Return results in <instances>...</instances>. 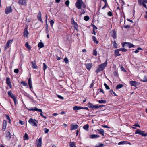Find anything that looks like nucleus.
Here are the masks:
<instances>
[{
	"instance_id": "nucleus-45",
	"label": "nucleus",
	"mask_w": 147,
	"mask_h": 147,
	"mask_svg": "<svg viewBox=\"0 0 147 147\" xmlns=\"http://www.w3.org/2000/svg\"><path fill=\"white\" fill-rule=\"evenodd\" d=\"M50 24L51 26L52 27L53 24H54V22L53 20H51L49 21Z\"/></svg>"
},
{
	"instance_id": "nucleus-56",
	"label": "nucleus",
	"mask_w": 147,
	"mask_h": 147,
	"mask_svg": "<svg viewBox=\"0 0 147 147\" xmlns=\"http://www.w3.org/2000/svg\"><path fill=\"white\" fill-rule=\"evenodd\" d=\"M127 42H125L122 43V47H124L125 46H127Z\"/></svg>"
},
{
	"instance_id": "nucleus-28",
	"label": "nucleus",
	"mask_w": 147,
	"mask_h": 147,
	"mask_svg": "<svg viewBox=\"0 0 147 147\" xmlns=\"http://www.w3.org/2000/svg\"><path fill=\"white\" fill-rule=\"evenodd\" d=\"M38 47L40 48H42L44 47V45L42 42H40L38 44Z\"/></svg>"
},
{
	"instance_id": "nucleus-51",
	"label": "nucleus",
	"mask_w": 147,
	"mask_h": 147,
	"mask_svg": "<svg viewBox=\"0 0 147 147\" xmlns=\"http://www.w3.org/2000/svg\"><path fill=\"white\" fill-rule=\"evenodd\" d=\"M64 60L66 63H69V61L67 58L66 57L64 59Z\"/></svg>"
},
{
	"instance_id": "nucleus-20",
	"label": "nucleus",
	"mask_w": 147,
	"mask_h": 147,
	"mask_svg": "<svg viewBox=\"0 0 147 147\" xmlns=\"http://www.w3.org/2000/svg\"><path fill=\"white\" fill-rule=\"evenodd\" d=\"M26 0H20L19 3L22 5H26Z\"/></svg>"
},
{
	"instance_id": "nucleus-16",
	"label": "nucleus",
	"mask_w": 147,
	"mask_h": 147,
	"mask_svg": "<svg viewBox=\"0 0 147 147\" xmlns=\"http://www.w3.org/2000/svg\"><path fill=\"white\" fill-rule=\"evenodd\" d=\"M38 19L42 23H43V22L42 19L41 18V13L40 11H39L38 16H37Z\"/></svg>"
},
{
	"instance_id": "nucleus-52",
	"label": "nucleus",
	"mask_w": 147,
	"mask_h": 147,
	"mask_svg": "<svg viewBox=\"0 0 147 147\" xmlns=\"http://www.w3.org/2000/svg\"><path fill=\"white\" fill-rule=\"evenodd\" d=\"M43 70L45 71L47 69V66L45 64V63H43Z\"/></svg>"
},
{
	"instance_id": "nucleus-39",
	"label": "nucleus",
	"mask_w": 147,
	"mask_h": 147,
	"mask_svg": "<svg viewBox=\"0 0 147 147\" xmlns=\"http://www.w3.org/2000/svg\"><path fill=\"white\" fill-rule=\"evenodd\" d=\"M12 98L13 99V100L14 101V103L15 104H16V102L17 103V100H16V98L15 96H14Z\"/></svg>"
},
{
	"instance_id": "nucleus-44",
	"label": "nucleus",
	"mask_w": 147,
	"mask_h": 147,
	"mask_svg": "<svg viewBox=\"0 0 147 147\" xmlns=\"http://www.w3.org/2000/svg\"><path fill=\"white\" fill-rule=\"evenodd\" d=\"M89 19V16H85L84 17V19L86 21H88Z\"/></svg>"
},
{
	"instance_id": "nucleus-41",
	"label": "nucleus",
	"mask_w": 147,
	"mask_h": 147,
	"mask_svg": "<svg viewBox=\"0 0 147 147\" xmlns=\"http://www.w3.org/2000/svg\"><path fill=\"white\" fill-rule=\"evenodd\" d=\"M113 45L114 47L115 48H117V44L116 43V41L115 40L113 42Z\"/></svg>"
},
{
	"instance_id": "nucleus-29",
	"label": "nucleus",
	"mask_w": 147,
	"mask_h": 147,
	"mask_svg": "<svg viewBox=\"0 0 147 147\" xmlns=\"http://www.w3.org/2000/svg\"><path fill=\"white\" fill-rule=\"evenodd\" d=\"M25 46L29 50H30L31 49V46L29 45L28 42H26L25 43Z\"/></svg>"
},
{
	"instance_id": "nucleus-34",
	"label": "nucleus",
	"mask_w": 147,
	"mask_h": 147,
	"mask_svg": "<svg viewBox=\"0 0 147 147\" xmlns=\"http://www.w3.org/2000/svg\"><path fill=\"white\" fill-rule=\"evenodd\" d=\"M8 95L11 98H12L14 96L13 94L10 91H9L8 92Z\"/></svg>"
},
{
	"instance_id": "nucleus-2",
	"label": "nucleus",
	"mask_w": 147,
	"mask_h": 147,
	"mask_svg": "<svg viewBox=\"0 0 147 147\" xmlns=\"http://www.w3.org/2000/svg\"><path fill=\"white\" fill-rule=\"evenodd\" d=\"M76 7L78 9H81L82 6L84 8H85L86 6L82 1H77L75 3Z\"/></svg>"
},
{
	"instance_id": "nucleus-22",
	"label": "nucleus",
	"mask_w": 147,
	"mask_h": 147,
	"mask_svg": "<svg viewBox=\"0 0 147 147\" xmlns=\"http://www.w3.org/2000/svg\"><path fill=\"white\" fill-rule=\"evenodd\" d=\"M127 46L129 48H131V47H134L135 46L132 43H130L129 42H127Z\"/></svg>"
},
{
	"instance_id": "nucleus-25",
	"label": "nucleus",
	"mask_w": 147,
	"mask_h": 147,
	"mask_svg": "<svg viewBox=\"0 0 147 147\" xmlns=\"http://www.w3.org/2000/svg\"><path fill=\"white\" fill-rule=\"evenodd\" d=\"M69 146L70 147H76L75 145L74 142H70L69 143Z\"/></svg>"
},
{
	"instance_id": "nucleus-5",
	"label": "nucleus",
	"mask_w": 147,
	"mask_h": 147,
	"mask_svg": "<svg viewBox=\"0 0 147 147\" xmlns=\"http://www.w3.org/2000/svg\"><path fill=\"white\" fill-rule=\"evenodd\" d=\"M7 125V122L5 120H4L3 121L2 130L3 131H5Z\"/></svg>"
},
{
	"instance_id": "nucleus-37",
	"label": "nucleus",
	"mask_w": 147,
	"mask_h": 147,
	"mask_svg": "<svg viewBox=\"0 0 147 147\" xmlns=\"http://www.w3.org/2000/svg\"><path fill=\"white\" fill-rule=\"evenodd\" d=\"M94 105H93L90 103H89L88 104V107H89V108H93Z\"/></svg>"
},
{
	"instance_id": "nucleus-43",
	"label": "nucleus",
	"mask_w": 147,
	"mask_h": 147,
	"mask_svg": "<svg viewBox=\"0 0 147 147\" xmlns=\"http://www.w3.org/2000/svg\"><path fill=\"white\" fill-rule=\"evenodd\" d=\"M20 58L21 60H22V59L24 57V55L22 53V52L21 51L20 52Z\"/></svg>"
},
{
	"instance_id": "nucleus-63",
	"label": "nucleus",
	"mask_w": 147,
	"mask_h": 147,
	"mask_svg": "<svg viewBox=\"0 0 147 147\" xmlns=\"http://www.w3.org/2000/svg\"><path fill=\"white\" fill-rule=\"evenodd\" d=\"M19 123L22 125H23L24 124V122L21 120H19Z\"/></svg>"
},
{
	"instance_id": "nucleus-48",
	"label": "nucleus",
	"mask_w": 147,
	"mask_h": 147,
	"mask_svg": "<svg viewBox=\"0 0 147 147\" xmlns=\"http://www.w3.org/2000/svg\"><path fill=\"white\" fill-rule=\"evenodd\" d=\"M103 144L102 143H99V144L96 145L95 147H102L103 146Z\"/></svg>"
},
{
	"instance_id": "nucleus-55",
	"label": "nucleus",
	"mask_w": 147,
	"mask_h": 147,
	"mask_svg": "<svg viewBox=\"0 0 147 147\" xmlns=\"http://www.w3.org/2000/svg\"><path fill=\"white\" fill-rule=\"evenodd\" d=\"M144 80L142 81L144 82H147V78L146 76H144Z\"/></svg>"
},
{
	"instance_id": "nucleus-33",
	"label": "nucleus",
	"mask_w": 147,
	"mask_h": 147,
	"mask_svg": "<svg viewBox=\"0 0 147 147\" xmlns=\"http://www.w3.org/2000/svg\"><path fill=\"white\" fill-rule=\"evenodd\" d=\"M29 138L28 134L25 133L24 137V140H27Z\"/></svg>"
},
{
	"instance_id": "nucleus-31",
	"label": "nucleus",
	"mask_w": 147,
	"mask_h": 147,
	"mask_svg": "<svg viewBox=\"0 0 147 147\" xmlns=\"http://www.w3.org/2000/svg\"><path fill=\"white\" fill-rule=\"evenodd\" d=\"M123 85L122 84H119L117 85L116 87V89H119L122 88L123 86Z\"/></svg>"
},
{
	"instance_id": "nucleus-54",
	"label": "nucleus",
	"mask_w": 147,
	"mask_h": 147,
	"mask_svg": "<svg viewBox=\"0 0 147 147\" xmlns=\"http://www.w3.org/2000/svg\"><path fill=\"white\" fill-rule=\"evenodd\" d=\"M44 131L45 133H47L49 131V130L47 128H45L44 129Z\"/></svg>"
},
{
	"instance_id": "nucleus-10",
	"label": "nucleus",
	"mask_w": 147,
	"mask_h": 147,
	"mask_svg": "<svg viewBox=\"0 0 147 147\" xmlns=\"http://www.w3.org/2000/svg\"><path fill=\"white\" fill-rule=\"evenodd\" d=\"M13 41V39L10 40H9L7 43L6 46L5 47V49H8L9 47L11 45L10 44Z\"/></svg>"
},
{
	"instance_id": "nucleus-30",
	"label": "nucleus",
	"mask_w": 147,
	"mask_h": 147,
	"mask_svg": "<svg viewBox=\"0 0 147 147\" xmlns=\"http://www.w3.org/2000/svg\"><path fill=\"white\" fill-rule=\"evenodd\" d=\"M92 39L94 41L95 43L96 44H97L99 42L97 40V39L95 36H93L92 37Z\"/></svg>"
},
{
	"instance_id": "nucleus-6",
	"label": "nucleus",
	"mask_w": 147,
	"mask_h": 147,
	"mask_svg": "<svg viewBox=\"0 0 147 147\" xmlns=\"http://www.w3.org/2000/svg\"><path fill=\"white\" fill-rule=\"evenodd\" d=\"M28 110L30 111H41V109H39L37 108L36 107H35L34 108L32 107H30L27 109Z\"/></svg>"
},
{
	"instance_id": "nucleus-3",
	"label": "nucleus",
	"mask_w": 147,
	"mask_h": 147,
	"mask_svg": "<svg viewBox=\"0 0 147 147\" xmlns=\"http://www.w3.org/2000/svg\"><path fill=\"white\" fill-rule=\"evenodd\" d=\"M28 122L32 126H37V124L35 122L34 120L32 118H30L28 121Z\"/></svg>"
},
{
	"instance_id": "nucleus-40",
	"label": "nucleus",
	"mask_w": 147,
	"mask_h": 147,
	"mask_svg": "<svg viewBox=\"0 0 147 147\" xmlns=\"http://www.w3.org/2000/svg\"><path fill=\"white\" fill-rule=\"evenodd\" d=\"M120 51H121L123 52H125L127 51V49H125L124 48H122L120 49H119Z\"/></svg>"
},
{
	"instance_id": "nucleus-9",
	"label": "nucleus",
	"mask_w": 147,
	"mask_h": 147,
	"mask_svg": "<svg viewBox=\"0 0 147 147\" xmlns=\"http://www.w3.org/2000/svg\"><path fill=\"white\" fill-rule=\"evenodd\" d=\"M29 34V32L27 30V28L25 27L23 33V36L26 37H28Z\"/></svg>"
},
{
	"instance_id": "nucleus-8",
	"label": "nucleus",
	"mask_w": 147,
	"mask_h": 147,
	"mask_svg": "<svg viewBox=\"0 0 147 147\" xmlns=\"http://www.w3.org/2000/svg\"><path fill=\"white\" fill-rule=\"evenodd\" d=\"M85 66L86 69L88 70H90L92 67V63H88L85 64Z\"/></svg>"
},
{
	"instance_id": "nucleus-18",
	"label": "nucleus",
	"mask_w": 147,
	"mask_h": 147,
	"mask_svg": "<svg viewBox=\"0 0 147 147\" xmlns=\"http://www.w3.org/2000/svg\"><path fill=\"white\" fill-rule=\"evenodd\" d=\"M100 137V136L98 135L92 134L90 136V138L92 139Z\"/></svg>"
},
{
	"instance_id": "nucleus-1",
	"label": "nucleus",
	"mask_w": 147,
	"mask_h": 147,
	"mask_svg": "<svg viewBox=\"0 0 147 147\" xmlns=\"http://www.w3.org/2000/svg\"><path fill=\"white\" fill-rule=\"evenodd\" d=\"M107 59L105 63L100 65H99L98 66L97 69L95 71L96 72L98 73L102 71L103 70L107 65Z\"/></svg>"
},
{
	"instance_id": "nucleus-15",
	"label": "nucleus",
	"mask_w": 147,
	"mask_h": 147,
	"mask_svg": "<svg viewBox=\"0 0 147 147\" xmlns=\"http://www.w3.org/2000/svg\"><path fill=\"white\" fill-rule=\"evenodd\" d=\"M83 108V107L77 106L73 107V109L74 111H77L78 110L82 109Z\"/></svg>"
},
{
	"instance_id": "nucleus-60",
	"label": "nucleus",
	"mask_w": 147,
	"mask_h": 147,
	"mask_svg": "<svg viewBox=\"0 0 147 147\" xmlns=\"http://www.w3.org/2000/svg\"><path fill=\"white\" fill-rule=\"evenodd\" d=\"M113 74L115 76H118V74L117 73V72L116 71H115L113 72Z\"/></svg>"
},
{
	"instance_id": "nucleus-46",
	"label": "nucleus",
	"mask_w": 147,
	"mask_h": 147,
	"mask_svg": "<svg viewBox=\"0 0 147 147\" xmlns=\"http://www.w3.org/2000/svg\"><path fill=\"white\" fill-rule=\"evenodd\" d=\"M142 49L141 48L139 47L137 49V50H136L135 51H134V52L136 53H137L139 52V50H142Z\"/></svg>"
},
{
	"instance_id": "nucleus-32",
	"label": "nucleus",
	"mask_w": 147,
	"mask_h": 147,
	"mask_svg": "<svg viewBox=\"0 0 147 147\" xmlns=\"http://www.w3.org/2000/svg\"><path fill=\"white\" fill-rule=\"evenodd\" d=\"M127 142L126 141H121L120 142L118 143V144L119 145H123V144H127Z\"/></svg>"
},
{
	"instance_id": "nucleus-19",
	"label": "nucleus",
	"mask_w": 147,
	"mask_h": 147,
	"mask_svg": "<svg viewBox=\"0 0 147 147\" xmlns=\"http://www.w3.org/2000/svg\"><path fill=\"white\" fill-rule=\"evenodd\" d=\"M119 51H120L119 49L116 50L115 51V55L116 57H117V56H120L121 55V54L119 53Z\"/></svg>"
},
{
	"instance_id": "nucleus-42",
	"label": "nucleus",
	"mask_w": 147,
	"mask_h": 147,
	"mask_svg": "<svg viewBox=\"0 0 147 147\" xmlns=\"http://www.w3.org/2000/svg\"><path fill=\"white\" fill-rule=\"evenodd\" d=\"M99 105H94L93 107V108L94 109H98L99 108Z\"/></svg>"
},
{
	"instance_id": "nucleus-53",
	"label": "nucleus",
	"mask_w": 147,
	"mask_h": 147,
	"mask_svg": "<svg viewBox=\"0 0 147 147\" xmlns=\"http://www.w3.org/2000/svg\"><path fill=\"white\" fill-rule=\"evenodd\" d=\"M65 4L67 6H68L69 4V0H67L65 2Z\"/></svg>"
},
{
	"instance_id": "nucleus-62",
	"label": "nucleus",
	"mask_w": 147,
	"mask_h": 147,
	"mask_svg": "<svg viewBox=\"0 0 147 147\" xmlns=\"http://www.w3.org/2000/svg\"><path fill=\"white\" fill-rule=\"evenodd\" d=\"M21 83L24 86H26L27 85V83L25 82H21Z\"/></svg>"
},
{
	"instance_id": "nucleus-58",
	"label": "nucleus",
	"mask_w": 147,
	"mask_h": 147,
	"mask_svg": "<svg viewBox=\"0 0 147 147\" xmlns=\"http://www.w3.org/2000/svg\"><path fill=\"white\" fill-rule=\"evenodd\" d=\"M14 72L16 73H18V69H15L14 70Z\"/></svg>"
},
{
	"instance_id": "nucleus-50",
	"label": "nucleus",
	"mask_w": 147,
	"mask_h": 147,
	"mask_svg": "<svg viewBox=\"0 0 147 147\" xmlns=\"http://www.w3.org/2000/svg\"><path fill=\"white\" fill-rule=\"evenodd\" d=\"M93 54L94 55L96 56L97 55V51L95 49L93 50Z\"/></svg>"
},
{
	"instance_id": "nucleus-7",
	"label": "nucleus",
	"mask_w": 147,
	"mask_h": 147,
	"mask_svg": "<svg viewBox=\"0 0 147 147\" xmlns=\"http://www.w3.org/2000/svg\"><path fill=\"white\" fill-rule=\"evenodd\" d=\"M111 36L114 38L116 39V34L115 31V30L113 29L111 31Z\"/></svg>"
},
{
	"instance_id": "nucleus-49",
	"label": "nucleus",
	"mask_w": 147,
	"mask_h": 147,
	"mask_svg": "<svg viewBox=\"0 0 147 147\" xmlns=\"http://www.w3.org/2000/svg\"><path fill=\"white\" fill-rule=\"evenodd\" d=\"M141 131H142L138 129L136 131V132H135V134H140Z\"/></svg>"
},
{
	"instance_id": "nucleus-38",
	"label": "nucleus",
	"mask_w": 147,
	"mask_h": 147,
	"mask_svg": "<svg viewBox=\"0 0 147 147\" xmlns=\"http://www.w3.org/2000/svg\"><path fill=\"white\" fill-rule=\"evenodd\" d=\"M98 102L100 104L105 103L106 102V101L103 100H98Z\"/></svg>"
},
{
	"instance_id": "nucleus-47",
	"label": "nucleus",
	"mask_w": 147,
	"mask_h": 147,
	"mask_svg": "<svg viewBox=\"0 0 147 147\" xmlns=\"http://www.w3.org/2000/svg\"><path fill=\"white\" fill-rule=\"evenodd\" d=\"M104 85L107 89L109 90L110 89L109 86L106 83H105L104 84Z\"/></svg>"
},
{
	"instance_id": "nucleus-11",
	"label": "nucleus",
	"mask_w": 147,
	"mask_h": 147,
	"mask_svg": "<svg viewBox=\"0 0 147 147\" xmlns=\"http://www.w3.org/2000/svg\"><path fill=\"white\" fill-rule=\"evenodd\" d=\"M5 134H6V136H5L6 138L7 139L9 140L11 138L10 133L9 131L8 130H7Z\"/></svg>"
},
{
	"instance_id": "nucleus-36",
	"label": "nucleus",
	"mask_w": 147,
	"mask_h": 147,
	"mask_svg": "<svg viewBox=\"0 0 147 147\" xmlns=\"http://www.w3.org/2000/svg\"><path fill=\"white\" fill-rule=\"evenodd\" d=\"M140 3H147V0H139Z\"/></svg>"
},
{
	"instance_id": "nucleus-61",
	"label": "nucleus",
	"mask_w": 147,
	"mask_h": 147,
	"mask_svg": "<svg viewBox=\"0 0 147 147\" xmlns=\"http://www.w3.org/2000/svg\"><path fill=\"white\" fill-rule=\"evenodd\" d=\"M130 26L129 25H125L124 27L125 28H130Z\"/></svg>"
},
{
	"instance_id": "nucleus-4",
	"label": "nucleus",
	"mask_w": 147,
	"mask_h": 147,
	"mask_svg": "<svg viewBox=\"0 0 147 147\" xmlns=\"http://www.w3.org/2000/svg\"><path fill=\"white\" fill-rule=\"evenodd\" d=\"M12 12V9L11 6H9L7 7L5 9V13L6 14H8L9 13Z\"/></svg>"
},
{
	"instance_id": "nucleus-59",
	"label": "nucleus",
	"mask_w": 147,
	"mask_h": 147,
	"mask_svg": "<svg viewBox=\"0 0 147 147\" xmlns=\"http://www.w3.org/2000/svg\"><path fill=\"white\" fill-rule=\"evenodd\" d=\"M5 117L6 119H7L8 120H9V119H10L9 117L7 115L5 114Z\"/></svg>"
},
{
	"instance_id": "nucleus-13",
	"label": "nucleus",
	"mask_w": 147,
	"mask_h": 147,
	"mask_svg": "<svg viewBox=\"0 0 147 147\" xmlns=\"http://www.w3.org/2000/svg\"><path fill=\"white\" fill-rule=\"evenodd\" d=\"M71 130L76 129H77L78 127V126L77 124L74 125L73 124H71Z\"/></svg>"
},
{
	"instance_id": "nucleus-17",
	"label": "nucleus",
	"mask_w": 147,
	"mask_h": 147,
	"mask_svg": "<svg viewBox=\"0 0 147 147\" xmlns=\"http://www.w3.org/2000/svg\"><path fill=\"white\" fill-rule=\"evenodd\" d=\"M28 84L30 90L32 91L31 89L32 88V84L31 79L30 78H29L28 79Z\"/></svg>"
},
{
	"instance_id": "nucleus-14",
	"label": "nucleus",
	"mask_w": 147,
	"mask_h": 147,
	"mask_svg": "<svg viewBox=\"0 0 147 147\" xmlns=\"http://www.w3.org/2000/svg\"><path fill=\"white\" fill-rule=\"evenodd\" d=\"M129 83L131 86H136L137 85L138 82L135 81H129Z\"/></svg>"
},
{
	"instance_id": "nucleus-24",
	"label": "nucleus",
	"mask_w": 147,
	"mask_h": 147,
	"mask_svg": "<svg viewBox=\"0 0 147 147\" xmlns=\"http://www.w3.org/2000/svg\"><path fill=\"white\" fill-rule=\"evenodd\" d=\"M72 23L74 25V29L76 30H77L78 28V24L76 22L73 20V22H72Z\"/></svg>"
},
{
	"instance_id": "nucleus-23",
	"label": "nucleus",
	"mask_w": 147,
	"mask_h": 147,
	"mask_svg": "<svg viewBox=\"0 0 147 147\" xmlns=\"http://www.w3.org/2000/svg\"><path fill=\"white\" fill-rule=\"evenodd\" d=\"M6 83L8 85L11 84V82L10 78L9 77H7L6 80Z\"/></svg>"
},
{
	"instance_id": "nucleus-27",
	"label": "nucleus",
	"mask_w": 147,
	"mask_h": 147,
	"mask_svg": "<svg viewBox=\"0 0 147 147\" xmlns=\"http://www.w3.org/2000/svg\"><path fill=\"white\" fill-rule=\"evenodd\" d=\"M97 131H98L99 132V133L100 134H101L102 135H104V130L102 129H97Z\"/></svg>"
},
{
	"instance_id": "nucleus-57",
	"label": "nucleus",
	"mask_w": 147,
	"mask_h": 147,
	"mask_svg": "<svg viewBox=\"0 0 147 147\" xmlns=\"http://www.w3.org/2000/svg\"><path fill=\"white\" fill-rule=\"evenodd\" d=\"M108 15L110 16H112V13L111 11H109L107 13Z\"/></svg>"
},
{
	"instance_id": "nucleus-12",
	"label": "nucleus",
	"mask_w": 147,
	"mask_h": 147,
	"mask_svg": "<svg viewBox=\"0 0 147 147\" xmlns=\"http://www.w3.org/2000/svg\"><path fill=\"white\" fill-rule=\"evenodd\" d=\"M37 147H42V138L40 137L39 139L37 140Z\"/></svg>"
},
{
	"instance_id": "nucleus-35",
	"label": "nucleus",
	"mask_w": 147,
	"mask_h": 147,
	"mask_svg": "<svg viewBox=\"0 0 147 147\" xmlns=\"http://www.w3.org/2000/svg\"><path fill=\"white\" fill-rule=\"evenodd\" d=\"M140 135L142 136H147V133H145L144 131H142Z\"/></svg>"
},
{
	"instance_id": "nucleus-21",
	"label": "nucleus",
	"mask_w": 147,
	"mask_h": 147,
	"mask_svg": "<svg viewBox=\"0 0 147 147\" xmlns=\"http://www.w3.org/2000/svg\"><path fill=\"white\" fill-rule=\"evenodd\" d=\"M31 64L32 65V67L34 69H37V66L35 61H32L31 62Z\"/></svg>"
},
{
	"instance_id": "nucleus-64",
	"label": "nucleus",
	"mask_w": 147,
	"mask_h": 147,
	"mask_svg": "<svg viewBox=\"0 0 147 147\" xmlns=\"http://www.w3.org/2000/svg\"><path fill=\"white\" fill-rule=\"evenodd\" d=\"M145 13L146 14L144 16V18L145 19H147V11Z\"/></svg>"
},
{
	"instance_id": "nucleus-26",
	"label": "nucleus",
	"mask_w": 147,
	"mask_h": 147,
	"mask_svg": "<svg viewBox=\"0 0 147 147\" xmlns=\"http://www.w3.org/2000/svg\"><path fill=\"white\" fill-rule=\"evenodd\" d=\"M89 126L88 124H86L83 127V129L85 130L88 131V130Z\"/></svg>"
}]
</instances>
